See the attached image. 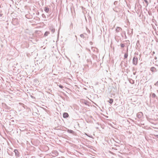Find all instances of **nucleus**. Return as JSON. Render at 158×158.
<instances>
[{"instance_id":"nucleus-7","label":"nucleus","mask_w":158,"mask_h":158,"mask_svg":"<svg viewBox=\"0 0 158 158\" xmlns=\"http://www.w3.org/2000/svg\"><path fill=\"white\" fill-rule=\"evenodd\" d=\"M150 70L152 72H155L156 71V69L153 67H152L150 68Z\"/></svg>"},{"instance_id":"nucleus-3","label":"nucleus","mask_w":158,"mask_h":158,"mask_svg":"<svg viewBox=\"0 0 158 158\" xmlns=\"http://www.w3.org/2000/svg\"><path fill=\"white\" fill-rule=\"evenodd\" d=\"M52 153L53 154V156H56L58 155V152L56 151H53L52 152Z\"/></svg>"},{"instance_id":"nucleus-16","label":"nucleus","mask_w":158,"mask_h":158,"mask_svg":"<svg viewBox=\"0 0 158 158\" xmlns=\"http://www.w3.org/2000/svg\"><path fill=\"white\" fill-rule=\"evenodd\" d=\"M139 45V40H138L137 42L136 43V45L137 46H138Z\"/></svg>"},{"instance_id":"nucleus-6","label":"nucleus","mask_w":158,"mask_h":158,"mask_svg":"<svg viewBox=\"0 0 158 158\" xmlns=\"http://www.w3.org/2000/svg\"><path fill=\"white\" fill-rule=\"evenodd\" d=\"M122 29L119 27H117L116 29V32H118L120 31H122Z\"/></svg>"},{"instance_id":"nucleus-4","label":"nucleus","mask_w":158,"mask_h":158,"mask_svg":"<svg viewBox=\"0 0 158 158\" xmlns=\"http://www.w3.org/2000/svg\"><path fill=\"white\" fill-rule=\"evenodd\" d=\"M49 30L51 31L52 33H54L55 31V29L53 26H50L49 27Z\"/></svg>"},{"instance_id":"nucleus-29","label":"nucleus","mask_w":158,"mask_h":158,"mask_svg":"<svg viewBox=\"0 0 158 158\" xmlns=\"http://www.w3.org/2000/svg\"><path fill=\"white\" fill-rule=\"evenodd\" d=\"M125 38L126 39L127 38V36L126 35H125Z\"/></svg>"},{"instance_id":"nucleus-12","label":"nucleus","mask_w":158,"mask_h":158,"mask_svg":"<svg viewBox=\"0 0 158 158\" xmlns=\"http://www.w3.org/2000/svg\"><path fill=\"white\" fill-rule=\"evenodd\" d=\"M67 132L72 134H74V132L73 130L69 129H68L67 131Z\"/></svg>"},{"instance_id":"nucleus-8","label":"nucleus","mask_w":158,"mask_h":158,"mask_svg":"<svg viewBox=\"0 0 158 158\" xmlns=\"http://www.w3.org/2000/svg\"><path fill=\"white\" fill-rule=\"evenodd\" d=\"M14 152L15 153L16 156H19V152L16 149H15L14 150Z\"/></svg>"},{"instance_id":"nucleus-28","label":"nucleus","mask_w":158,"mask_h":158,"mask_svg":"<svg viewBox=\"0 0 158 158\" xmlns=\"http://www.w3.org/2000/svg\"><path fill=\"white\" fill-rule=\"evenodd\" d=\"M156 137H157V138H158V135H156Z\"/></svg>"},{"instance_id":"nucleus-24","label":"nucleus","mask_w":158,"mask_h":158,"mask_svg":"<svg viewBox=\"0 0 158 158\" xmlns=\"http://www.w3.org/2000/svg\"><path fill=\"white\" fill-rule=\"evenodd\" d=\"M84 103H85V105H87V102L86 101H85L84 102Z\"/></svg>"},{"instance_id":"nucleus-15","label":"nucleus","mask_w":158,"mask_h":158,"mask_svg":"<svg viewBox=\"0 0 158 158\" xmlns=\"http://www.w3.org/2000/svg\"><path fill=\"white\" fill-rule=\"evenodd\" d=\"M120 46L122 48H124L125 47V44H121Z\"/></svg>"},{"instance_id":"nucleus-20","label":"nucleus","mask_w":158,"mask_h":158,"mask_svg":"<svg viewBox=\"0 0 158 158\" xmlns=\"http://www.w3.org/2000/svg\"><path fill=\"white\" fill-rule=\"evenodd\" d=\"M155 85L156 86L158 87V81L155 84Z\"/></svg>"},{"instance_id":"nucleus-21","label":"nucleus","mask_w":158,"mask_h":158,"mask_svg":"<svg viewBox=\"0 0 158 158\" xmlns=\"http://www.w3.org/2000/svg\"><path fill=\"white\" fill-rule=\"evenodd\" d=\"M59 87L61 89H63V86L61 85H59Z\"/></svg>"},{"instance_id":"nucleus-14","label":"nucleus","mask_w":158,"mask_h":158,"mask_svg":"<svg viewBox=\"0 0 158 158\" xmlns=\"http://www.w3.org/2000/svg\"><path fill=\"white\" fill-rule=\"evenodd\" d=\"M49 34V32L48 31H46L45 32L44 35L45 36H47Z\"/></svg>"},{"instance_id":"nucleus-9","label":"nucleus","mask_w":158,"mask_h":158,"mask_svg":"<svg viewBox=\"0 0 158 158\" xmlns=\"http://www.w3.org/2000/svg\"><path fill=\"white\" fill-rule=\"evenodd\" d=\"M44 10L46 12L48 13L49 10V9L48 8L45 7L44 8Z\"/></svg>"},{"instance_id":"nucleus-26","label":"nucleus","mask_w":158,"mask_h":158,"mask_svg":"<svg viewBox=\"0 0 158 158\" xmlns=\"http://www.w3.org/2000/svg\"><path fill=\"white\" fill-rule=\"evenodd\" d=\"M123 64V61L121 62V63L120 64V65L122 66Z\"/></svg>"},{"instance_id":"nucleus-23","label":"nucleus","mask_w":158,"mask_h":158,"mask_svg":"<svg viewBox=\"0 0 158 158\" xmlns=\"http://www.w3.org/2000/svg\"><path fill=\"white\" fill-rule=\"evenodd\" d=\"M117 1H115V2H114V5H116V4H117Z\"/></svg>"},{"instance_id":"nucleus-30","label":"nucleus","mask_w":158,"mask_h":158,"mask_svg":"<svg viewBox=\"0 0 158 158\" xmlns=\"http://www.w3.org/2000/svg\"><path fill=\"white\" fill-rule=\"evenodd\" d=\"M152 53H153V54H154V53H155V52H152Z\"/></svg>"},{"instance_id":"nucleus-11","label":"nucleus","mask_w":158,"mask_h":158,"mask_svg":"<svg viewBox=\"0 0 158 158\" xmlns=\"http://www.w3.org/2000/svg\"><path fill=\"white\" fill-rule=\"evenodd\" d=\"M133 33V29H131V32L129 31H128V34H129V35L131 36L132 35Z\"/></svg>"},{"instance_id":"nucleus-25","label":"nucleus","mask_w":158,"mask_h":158,"mask_svg":"<svg viewBox=\"0 0 158 158\" xmlns=\"http://www.w3.org/2000/svg\"><path fill=\"white\" fill-rule=\"evenodd\" d=\"M42 16L43 17H44V16H45V15H44V14H42Z\"/></svg>"},{"instance_id":"nucleus-13","label":"nucleus","mask_w":158,"mask_h":158,"mask_svg":"<svg viewBox=\"0 0 158 158\" xmlns=\"http://www.w3.org/2000/svg\"><path fill=\"white\" fill-rule=\"evenodd\" d=\"M111 104L113 102V99L110 98V99L109 101H108Z\"/></svg>"},{"instance_id":"nucleus-18","label":"nucleus","mask_w":158,"mask_h":158,"mask_svg":"<svg viewBox=\"0 0 158 158\" xmlns=\"http://www.w3.org/2000/svg\"><path fill=\"white\" fill-rule=\"evenodd\" d=\"M80 37H81V38H85V36H84V35L83 34H81V35H80Z\"/></svg>"},{"instance_id":"nucleus-22","label":"nucleus","mask_w":158,"mask_h":158,"mask_svg":"<svg viewBox=\"0 0 158 158\" xmlns=\"http://www.w3.org/2000/svg\"><path fill=\"white\" fill-rule=\"evenodd\" d=\"M125 64H124V65L125 67H126L127 66V61H126V63H125Z\"/></svg>"},{"instance_id":"nucleus-17","label":"nucleus","mask_w":158,"mask_h":158,"mask_svg":"<svg viewBox=\"0 0 158 158\" xmlns=\"http://www.w3.org/2000/svg\"><path fill=\"white\" fill-rule=\"evenodd\" d=\"M156 96V94L154 93H153L152 94V98H155Z\"/></svg>"},{"instance_id":"nucleus-1","label":"nucleus","mask_w":158,"mask_h":158,"mask_svg":"<svg viewBox=\"0 0 158 158\" xmlns=\"http://www.w3.org/2000/svg\"><path fill=\"white\" fill-rule=\"evenodd\" d=\"M133 64L134 65H136L138 63V58L137 57L134 56L132 60Z\"/></svg>"},{"instance_id":"nucleus-32","label":"nucleus","mask_w":158,"mask_h":158,"mask_svg":"<svg viewBox=\"0 0 158 158\" xmlns=\"http://www.w3.org/2000/svg\"><path fill=\"white\" fill-rule=\"evenodd\" d=\"M157 11H158V10H157Z\"/></svg>"},{"instance_id":"nucleus-31","label":"nucleus","mask_w":158,"mask_h":158,"mask_svg":"<svg viewBox=\"0 0 158 158\" xmlns=\"http://www.w3.org/2000/svg\"><path fill=\"white\" fill-rule=\"evenodd\" d=\"M1 5H0V8H1Z\"/></svg>"},{"instance_id":"nucleus-2","label":"nucleus","mask_w":158,"mask_h":158,"mask_svg":"<svg viewBox=\"0 0 158 158\" xmlns=\"http://www.w3.org/2000/svg\"><path fill=\"white\" fill-rule=\"evenodd\" d=\"M143 116V114L142 112H140L139 113H138L137 114V116L138 118H142V117Z\"/></svg>"},{"instance_id":"nucleus-19","label":"nucleus","mask_w":158,"mask_h":158,"mask_svg":"<svg viewBox=\"0 0 158 158\" xmlns=\"http://www.w3.org/2000/svg\"><path fill=\"white\" fill-rule=\"evenodd\" d=\"M144 2H145L146 4H147V6H148V2L147 0H144Z\"/></svg>"},{"instance_id":"nucleus-10","label":"nucleus","mask_w":158,"mask_h":158,"mask_svg":"<svg viewBox=\"0 0 158 158\" xmlns=\"http://www.w3.org/2000/svg\"><path fill=\"white\" fill-rule=\"evenodd\" d=\"M128 56V49H127V52L125 53L124 55V59L127 58Z\"/></svg>"},{"instance_id":"nucleus-27","label":"nucleus","mask_w":158,"mask_h":158,"mask_svg":"<svg viewBox=\"0 0 158 158\" xmlns=\"http://www.w3.org/2000/svg\"><path fill=\"white\" fill-rule=\"evenodd\" d=\"M2 14H0V17H2Z\"/></svg>"},{"instance_id":"nucleus-5","label":"nucleus","mask_w":158,"mask_h":158,"mask_svg":"<svg viewBox=\"0 0 158 158\" xmlns=\"http://www.w3.org/2000/svg\"><path fill=\"white\" fill-rule=\"evenodd\" d=\"M69 116V114L68 113L64 112L63 113V117L64 118H68Z\"/></svg>"}]
</instances>
